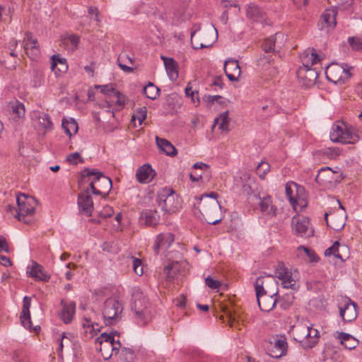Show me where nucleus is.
<instances>
[{"label":"nucleus","instance_id":"54","mask_svg":"<svg viewBox=\"0 0 362 362\" xmlns=\"http://www.w3.org/2000/svg\"><path fill=\"white\" fill-rule=\"evenodd\" d=\"M327 216H328L327 213H325V218L326 220V222H327V224L328 226L331 227L334 230H340L341 229H342L344 227L345 222L343 220H341L337 223H332V222L330 223V221H332L333 217H332L331 220L329 221L328 219V218H327Z\"/></svg>","mask_w":362,"mask_h":362},{"label":"nucleus","instance_id":"53","mask_svg":"<svg viewBox=\"0 0 362 362\" xmlns=\"http://www.w3.org/2000/svg\"><path fill=\"white\" fill-rule=\"evenodd\" d=\"M62 127L64 129L65 132L69 135L71 136V130L76 133L78 130V125L75 121L67 122L66 124L64 121L62 122Z\"/></svg>","mask_w":362,"mask_h":362},{"label":"nucleus","instance_id":"24","mask_svg":"<svg viewBox=\"0 0 362 362\" xmlns=\"http://www.w3.org/2000/svg\"><path fill=\"white\" fill-rule=\"evenodd\" d=\"M27 273L36 281H48L50 276L45 272L44 268L36 262H33L31 265L28 266Z\"/></svg>","mask_w":362,"mask_h":362},{"label":"nucleus","instance_id":"43","mask_svg":"<svg viewBox=\"0 0 362 362\" xmlns=\"http://www.w3.org/2000/svg\"><path fill=\"white\" fill-rule=\"evenodd\" d=\"M119 352L121 360L123 362H133L135 354L132 349L122 346Z\"/></svg>","mask_w":362,"mask_h":362},{"label":"nucleus","instance_id":"31","mask_svg":"<svg viewBox=\"0 0 362 362\" xmlns=\"http://www.w3.org/2000/svg\"><path fill=\"white\" fill-rule=\"evenodd\" d=\"M335 338L339 341V343L344 346V348L352 350L354 349L359 344V341L350 334L337 332Z\"/></svg>","mask_w":362,"mask_h":362},{"label":"nucleus","instance_id":"10","mask_svg":"<svg viewBox=\"0 0 362 362\" xmlns=\"http://www.w3.org/2000/svg\"><path fill=\"white\" fill-rule=\"evenodd\" d=\"M352 68V66L346 64H339L337 63H332L327 66L325 71L326 77L329 81L335 84L344 83L351 76L350 70Z\"/></svg>","mask_w":362,"mask_h":362},{"label":"nucleus","instance_id":"15","mask_svg":"<svg viewBox=\"0 0 362 362\" xmlns=\"http://www.w3.org/2000/svg\"><path fill=\"white\" fill-rule=\"evenodd\" d=\"M25 53L32 60H36L40 55L37 40L30 32H26L23 40Z\"/></svg>","mask_w":362,"mask_h":362},{"label":"nucleus","instance_id":"47","mask_svg":"<svg viewBox=\"0 0 362 362\" xmlns=\"http://www.w3.org/2000/svg\"><path fill=\"white\" fill-rule=\"evenodd\" d=\"M11 109L18 118H22L25 115V107L22 103L16 101L11 105Z\"/></svg>","mask_w":362,"mask_h":362},{"label":"nucleus","instance_id":"50","mask_svg":"<svg viewBox=\"0 0 362 362\" xmlns=\"http://www.w3.org/2000/svg\"><path fill=\"white\" fill-rule=\"evenodd\" d=\"M341 151L337 147L327 148L324 150V154L330 159L337 158L340 154Z\"/></svg>","mask_w":362,"mask_h":362},{"label":"nucleus","instance_id":"7","mask_svg":"<svg viewBox=\"0 0 362 362\" xmlns=\"http://www.w3.org/2000/svg\"><path fill=\"white\" fill-rule=\"evenodd\" d=\"M157 202L162 211L166 214H173L179 211L180 197L173 189H163L158 195Z\"/></svg>","mask_w":362,"mask_h":362},{"label":"nucleus","instance_id":"8","mask_svg":"<svg viewBox=\"0 0 362 362\" xmlns=\"http://www.w3.org/2000/svg\"><path fill=\"white\" fill-rule=\"evenodd\" d=\"M123 311L122 304L117 299H107L103 306L102 314L105 325H112L117 323L122 318Z\"/></svg>","mask_w":362,"mask_h":362},{"label":"nucleus","instance_id":"61","mask_svg":"<svg viewBox=\"0 0 362 362\" xmlns=\"http://www.w3.org/2000/svg\"><path fill=\"white\" fill-rule=\"evenodd\" d=\"M298 250H303L305 251V254L307 255V256L310 259L311 261H313V262L317 261V256L313 250H311L304 246H299Z\"/></svg>","mask_w":362,"mask_h":362},{"label":"nucleus","instance_id":"37","mask_svg":"<svg viewBox=\"0 0 362 362\" xmlns=\"http://www.w3.org/2000/svg\"><path fill=\"white\" fill-rule=\"evenodd\" d=\"M181 265L178 262H173L165 267L164 272L168 280L178 279L180 273Z\"/></svg>","mask_w":362,"mask_h":362},{"label":"nucleus","instance_id":"48","mask_svg":"<svg viewBox=\"0 0 362 362\" xmlns=\"http://www.w3.org/2000/svg\"><path fill=\"white\" fill-rule=\"evenodd\" d=\"M147 115V110L146 107L139 108L136 110L135 113L132 116V120L137 119L139 124L141 125L143 122L146 119Z\"/></svg>","mask_w":362,"mask_h":362},{"label":"nucleus","instance_id":"63","mask_svg":"<svg viewBox=\"0 0 362 362\" xmlns=\"http://www.w3.org/2000/svg\"><path fill=\"white\" fill-rule=\"evenodd\" d=\"M193 168L195 169V170L199 169V170H205V171H206L208 173L209 167L208 165H206L204 163L198 162V163H194L193 165Z\"/></svg>","mask_w":362,"mask_h":362},{"label":"nucleus","instance_id":"59","mask_svg":"<svg viewBox=\"0 0 362 362\" xmlns=\"http://www.w3.org/2000/svg\"><path fill=\"white\" fill-rule=\"evenodd\" d=\"M205 284L207 286H209L211 289H217L220 287L221 283L211 276H208L205 279Z\"/></svg>","mask_w":362,"mask_h":362},{"label":"nucleus","instance_id":"56","mask_svg":"<svg viewBox=\"0 0 362 362\" xmlns=\"http://www.w3.org/2000/svg\"><path fill=\"white\" fill-rule=\"evenodd\" d=\"M58 63L61 64L64 69L67 68L65 59L60 58L57 55H53L52 57L51 69L54 70Z\"/></svg>","mask_w":362,"mask_h":362},{"label":"nucleus","instance_id":"49","mask_svg":"<svg viewBox=\"0 0 362 362\" xmlns=\"http://www.w3.org/2000/svg\"><path fill=\"white\" fill-rule=\"evenodd\" d=\"M291 271L288 270V268H286L282 263H279L275 269L276 276L281 281Z\"/></svg>","mask_w":362,"mask_h":362},{"label":"nucleus","instance_id":"35","mask_svg":"<svg viewBox=\"0 0 362 362\" xmlns=\"http://www.w3.org/2000/svg\"><path fill=\"white\" fill-rule=\"evenodd\" d=\"M284 40V34L276 33L274 35H271L267 38L262 44V49L265 52H276L277 40Z\"/></svg>","mask_w":362,"mask_h":362},{"label":"nucleus","instance_id":"58","mask_svg":"<svg viewBox=\"0 0 362 362\" xmlns=\"http://www.w3.org/2000/svg\"><path fill=\"white\" fill-rule=\"evenodd\" d=\"M88 13L89 15L93 16V18L96 22L100 23L101 21V15L97 7L89 6L88 8Z\"/></svg>","mask_w":362,"mask_h":362},{"label":"nucleus","instance_id":"34","mask_svg":"<svg viewBox=\"0 0 362 362\" xmlns=\"http://www.w3.org/2000/svg\"><path fill=\"white\" fill-rule=\"evenodd\" d=\"M156 141L159 149L164 152L166 155L170 156H174L175 155L177 154V149L168 140L156 136Z\"/></svg>","mask_w":362,"mask_h":362},{"label":"nucleus","instance_id":"45","mask_svg":"<svg viewBox=\"0 0 362 362\" xmlns=\"http://www.w3.org/2000/svg\"><path fill=\"white\" fill-rule=\"evenodd\" d=\"M281 284L286 288L296 289L298 288L296 281L293 277L291 272L283 278Z\"/></svg>","mask_w":362,"mask_h":362},{"label":"nucleus","instance_id":"39","mask_svg":"<svg viewBox=\"0 0 362 362\" xmlns=\"http://www.w3.org/2000/svg\"><path fill=\"white\" fill-rule=\"evenodd\" d=\"M228 125L229 117L228 111L221 113L219 117L214 120V127L218 126V128L221 129L222 132H228Z\"/></svg>","mask_w":362,"mask_h":362},{"label":"nucleus","instance_id":"4","mask_svg":"<svg viewBox=\"0 0 362 362\" xmlns=\"http://www.w3.org/2000/svg\"><path fill=\"white\" fill-rule=\"evenodd\" d=\"M134 313V318L140 326L145 325L151 317L150 303L147 298L142 293L134 294V303L132 307Z\"/></svg>","mask_w":362,"mask_h":362},{"label":"nucleus","instance_id":"2","mask_svg":"<svg viewBox=\"0 0 362 362\" xmlns=\"http://www.w3.org/2000/svg\"><path fill=\"white\" fill-rule=\"evenodd\" d=\"M217 37L218 33L214 27L202 30L201 25L195 23L191 28V44L195 49L211 47Z\"/></svg>","mask_w":362,"mask_h":362},{"label":"nucleus","instance_id":"60","mask_svg":"<svg viewBox=\"0 0 362 362\" xmlns=\"http://www.w3.org/2000/svg\"><path fill=\"white\" fill-rule=\"evenodd\" d=\"M185 93L187 98H191L192 103H195L196 102H199V98L197 97L195 98L194 97V95H197L198 92L193 91L190 87L187 86L185 89Z\"/></svg>","mask_w":362,"mask_h":362},{"label":"nucleus","instance_id":"18","mask_svg":"<svg viewBox=\"0 0 362 362\" xmlns=\"http://www.w3.org/2000/svg\"><path fill=\"white\" fill-rule=\"evenodd\" d=\"M30 199L25 197L24 194L17 196L16 202L18 204V209L16 210V214L15 215L20 221L25 220V217L29 215H33L35 212V207L29 203Z\"/></svg>","mask_w":362,"mask_h":362},{"label":"nucleus","instance_id":"36","mask_svg":"<svg viewBox=\"0 0 362 362\" xmlns=\"http://www.w3.org/2000/svg\"><path fill=\"white\" fill-rule=\"evenodd\" d=\"M112 180L110 177L102 175L98 182L95 185L96 190L99 191L100 194H95V195H107L112 188Z\"/></svg>","mask_w":362,"mask_h":362},{"label":"nucleus","instance_id":"16","mask_svg":"<svg viewBox=\"0 0 362 362\" xmlns=\"http://www.w3.org/2000/svg\"><path fill=\"white\" fill-rule=\"evenodd\" d=\"M103 173L95 168H85L81 171V182H89V187L93 194H100L96 190L95 185L98 182L100 177Z\"/></svg>","mask_w":362,"mask_h":362},{"label":"nucleus","instance_id":"26","mask_svg":"<svg viewBox=\"0 0 362 362\" xmlns=\"http://www.w3.org/2000/svg\"><path fill=\"white\" fill-rule=\"evenodd\" d=\"M256 293L258 305L263 312H269L275 306L277 302L276 296L266 295V293Z\"/></svg>","mask_w":362,"mask_h":362},{"label":"nucleus","instance_id":"1","mask_svg":"<svg viewBox=\"0 0 362 362\" xmlns=\"http://www.w3.org/2000/svg\"><path fill=\"white\" fill-rule=\"evenodd\" d=\"M329 136L332 141L344 144H354L360 139L356 127L339 121L333 124Z\"/></svg>","mask_w":362,"mask_h":362},{"label":"nucleus","instance_id":"42","mask_svg":"<svg viewBox=\"0 0 362 362\" xmlns=\"http://www.w3.org/2000/svg\"><path fill=\"white\" fill-rule=\"evenodd\" d=\"M127 258L132 264V268L136 274L141 276L144 274V269L141 259L136 258L131 255H129Z\"/></svg>","mask_w":362,"mask_h":362},{"label":"nucleus","instance_id":"64","mask_svg":"<svg viewBox=\"0 0 362 362\" xmlns=\"http://www.w3.org/2000/svg\"><path fill=\"white\" fill-rule=\"evenodd\" d=\"M113 209L112 207L107 206L104 207L103 211L101 212V216L103 218H107L112 215Z\"/></svg>","mask_w":362,"mask_h":362},{"label":"nucleus","instance_id":"38","mask_svg":"<svg viewBox=\"0 0 362 362\" xmlns=\"http://www.w3.org/2000/svg\"><path fill=\"white\" fill-rule=\"evenodd\" d=\"M246 15L248 18L255 21H257L263 17V13L261 8L255 4L247 6Z\"/></svg>","mask_w":362,"mask_h":362},{"label":"nucleus","instance_id":"17","mask_svg":"<svg viewBox=\"0 0 362 362\" xmlns=\"http://www.w3.org/2000/svg\"><path fill=\"white\" fill-rule=\"evenodd\" d=\"M337 11L336 9H326L321 15L320 21L317 23V26L320 30L325 31L328 33L330 30H332L336 25V16Z\"/></svg>","mask_w":362,"mask_h":362},{"label":"nucleus","instance_id":"23","mask_svg":"<svg viewBox=\"0 0 362 362\" xmlns=\"http://www.w3.org/2000/svg\"><path fill=\"white\" fill-rule=\"evenodd\" d=\"M224 71L230 81H237L241 74L238 62L232 59L226 60L224 63Z\"/></svg>","mask_w":362,"mask_h":362},{"label":"nucleus","instance_id":"21","mask_svg":"<svg viewBox=\"0 0 362 362\" xmlns=\"http://www.w3.org/2000/svg\"><path fill=\"white\" fill-rule=\"evenodd\" d=\"M62 310L59 313L61 320L65 323H70L76 313V303L71 300H61Z\"/></svg>","mask_w":362,"mask_h":362},{"label":"nucleus","instance_id":"13","mask_svg":"<svg viewBox=\"0 0 362 362\" xmlns=\"http://www.w3.org/2000/svg\"><path fill=\"white\" fill-rule=\"evenodd\" d=\"M255 293L276 296L279 292L278 281L272 276H259L255 284Z\"/></svg>","mask_w":362,"mask_h":362},{"label":"nucleus","instance_id":"51","mask_svg":"<svg viewBox=\"0 0 362 362\" xmlns=\"http://www.w3.org/2000/svg\"><path fill=\"white\" fill-rule=\"evenodd\" d=\"M64 43L71 45V49H76L79 43V37L76 35H70L64 39Z\"/></svg>","mask_w":362,"mask_h":362},{"label":"nucleus","instance_id":"46","mask_svg":"<svg viewBox=\"0 0 362 362\" xmlns=\"http://www.w3.org/2000/svg\"><path fill=\"white\" fill-rule=\"evenodd\" d=\"M339 243L338 241H336L331 247L327 248L325 251V256H331L334 255L335 257L340 259L341 260H343V257L339 253Z\"/></svg>","mask_w":362,"mask_h":362},{"label":"nucleus","instance_id":"33","mask_svg":"<svg viewBox=\"0 0 362 362\" xmlns=\"http://www.w3.org/2000/svg\"><path fill=\"white\" fill-rule=\"evenodd\" d=\"M30 300L28 297L25 296L23 298V305L20 317L23 326L30 330L32 329V322L30 319Z\"/></svg>","mask_w":362,"mask_h":362},{"label":"nucleus","instance_id":"22","mask_svg":"<svg viewBox=\"0 0 362 362\" xmlns=\"http://www.w3.org/2000/svg\"><path fill=\"white\" fill-rule=\"evenodd\" d=\"M175 240V236L172 233H160L155 240L153 250L156 255H158L161 248L168 249Z\"/></svg>","mask_w":362,"mask_h":362},{"label":"nucleus","instance_id":"52","mask_svg":"<svg viewBox=\"0 0 362 362\" xmlns=\"http://www.w3.org/2000/svg\"><path fill=\"white\" fill-rule=\"evenodd\" d=\"M95 88H100L101 93L107 96L113 95L117 90L112 84L98 85L96 86Z\"/></svg>","mask_w":362,"mask_h":362},{"label":"nucleus","instance_id":"14","mask_svg":"<svg viewBox=\"0 0 362 362\" xmlns=\"http://www.w3.org/2000/svg\"><path fill=\"white\" fill-rule=\"evenodd\" d=\"M300 57L303 68L300 69V71H305L310 77L313 78L314 80L316 79L317 76V72L310 67L320 61L319 55L315 52L314 49H308L301 54Z\"/></svg>","mask_w":362,"mask_h":362},{"label":"nucleus","instance_id":"57","mask_svg":"<svg viewBox=\"0 0 362 362\" xmlns=\"http://www.w3.org/2000/svg\"><path fill=\"white\" fill-rule=\"evenodd\" d=\"M269 165L267 162H262L260 163L257 168V172L259 174L260 177H263L264 175L269 171Z\"/></svg>","mask_w":362,"mask_h":362},{"label":"nucleus","instance_id":"5","mask_svg":"<svg viewBox=\"0 0 362 362\" xmlns=\"http://www.w3.org/2000/svg\"><path fill=\"white\" fill-rule=\"evenodd\" d=\"M218 196L217 193L212 192L196 198L199 201L197 206L199 212L204 217L206 221L212 225H216L221 221V218L214 219L211 214V209L216 211L217 206H220L217 200Z\"/></svg>","mask_w":362,"mask_h":362},{"label":"nucleus","instance_id":"3","mask_svg":"<svg viewBox=\"0 0 362 362\" xmlns=\"http://www.w3.org/2000/svg\"><path fill=\"white\" fill-rule=\"evenodd\" d=\"M119 338V334L115 331L110 334L103 332L96 339V343L100 344L98 350L105 360H108L119 353L122 343Z\"/></svg>","mask_w":362,"mask_h":362},{"label":"nucleus","instance_id":"9","mask_svg":"<svg viewBox=\"0 0 362 362\" xmlns=\"http://www.w3.org/2000/svg\"><path fill=\"white\" fill-rule=\"evenodd\" d=\"M319 338V331L309 326L298 327L294 336V339L298 341L300 346L305 350L313 348L318 343Z\"/></svg>","mask_w":362,"mask_h":362},{"label":"nucleus","instance_id":"44","mask_svg":"<svg viewBox=\"0 0 362 362\" xmlns=\"http://www.w3.org/2000/svg\"><path fill=\"white\" fill-rule=\"evenodd\" d=\"M348 43L352 50L356 52H362V37H349L348 38Z\"/></svg>","mask_w":362,"mask_h":362},{"label":"nucleus","instance_id":"6","mask_svg":"<svg viewBox=\"0 0 362 362\" xmlns=\"http://www.w3.org/2000/svg\"><path fill=\"white\" fill-rule=\"evenodd\" d=\"M286 194L295 211H300L307 206V195L303 186L293 182H288Z\"/></svg>","mask_w":362,"mask_h":362},{"label":"nucleus","instance_id":"30","mask_svg":"<svg viewBox=\"0 0 362 362\" xmlns=\"http://www.w3.org/2000/svg\"><path fill=\"white\" fill-rule=\"evenodd\" d=\"M259 199V207L262 214L267 216L274 217L276 215V207L273 204L272 197L269 195Z\"/></svg>","mask_w":362,"mask_h":362},{"label":"nucleus","instance_id":"19","mask_svg":"<svg viewBox=\"0 0 362 362\" xmlns=\"http://www.w3.org/2000/svg\"><path fill=\"white\" fill-rule=\"evenodd\" d=\"M78 205L80 212L84 213L87 216H90L93 211V202L90 194L89 188L78 195Z\"/></svg>","mask_w":362,"mask_h":362},{"label":"nucleus","instance_id":"62","mask_svg":"<svg viewBox=\"0 0 362 362\" xmlns=\"http://www.w3.org/2000/svg\"><path fill=\"white\" fill-rule=\"evenodd\" d=\"M113 95H115L117 98L116 103L119 106L124 105V103H125L124 96L119 91L116 90V92H115Z\"/></svg>","mask_w":362,"mask_h":362},{"label":"nucleus","instance_id":"25","mask_svg":"<svg viewBox=\"0 0 362 362\" xmlns=\"http://www.w3.org/2000/svg\"><path fill=\"white\" fill-rule=\"evenodd\" d=\"M139 220L141 224L155 227L160 221V216L156 210L146 209L141 212Z\"/></svg>","mask_w":362,"mask_h":362},{"label":"nucleus","instance_id":"29","mask_svg":"<svg viewBox=\"0 0 362 362\" xmlns=\"http://www.w3.org/2000/svg\"><path fill=\"white\" fill-rule=\"evenodd\" d=\"M32 117L33 119L37 122L40 129H43L45 132L52 129L53 123L48 114L40 111H33Z\"/></svg>","mask_w":362,"mask_h":362},{"label":"nucleus","instance_id":"20","mask_svg":"<svg viewBox=\"0 0 362 362\" xmlns=\"http://www.w3.org/2000/svg\"><path fill=\"white\" fill-rule=\"evenodd\" d=\"M288 351V343L284 336L277 337L274 339L273 346L270 350L269 355L272 358H279L285 356Z\"/></svg>","mask_w":362,"mask_h":362},{"label":"nucleus","instance_id":"27","mask_svg":"<svg viewBox=\"0 0 362 362\" xmlns=\"http://www.w3.org/2000/svg\"><path fill=\"white\" fill-rule=\"evenodd\" d=\"M156 175L155 170L149 164H144L139 167L136 172V178L139 183L150 182Z\"/></svg>","mask_w":362,"mask_h":362},{"label":"nucleus","instance_id":"41","mask_svg":"<svg viewBox=\"0 0 362 362\" xmlns=\"http://www.w3.org/2000/svg\"><path fill=\"white\" fill-rule=\"evenodd\" d=\"M72 334L71 333L64 332L61 337L58 339L59 348L58 353H62L64 347H69L71 344Z\"/></svg>","mask_w":362,"mask_h":362},{"label":"nucleus","instance_id":"55","mask_svg":"<svg viewBox=\"0 0 362 362\" xmlns=\"http://www.w3.org/2000/svg\"><path fill=\"white\" fill-rule=\"evenodd\" d=\"M66 160L74 165H77L78 163H83V159L78 152L69 154L66 157Z\"/></svg>","mask_w":362,"mask_h":362},{"label":"nucleus","instance_id":"40","mask_svg":"<svg viewBox=\"0 0 362 362\" xmlns=\"http://www.w3.org/2000/svg\"><path fill=\"white\" fill-rule=\"evenodd\" d=\"M159 92L160 89L151 82L144 88V94L148 98L151 100L156 99L159 95Z\"/></svg>","mask_w":362,"mask_h":362},{"label":"nucleus","instance_id":"28","mask_svg":"<svg viewBox=\"0 0 362 362\" xmlns=\"http://www.w3.org/2000/svg\"><path fill=\"white\" fill-rule=\"evenodd\" d=\"M81 325L83 329V334L86 339L93 338L97 332H100V327L98 323L93 321L92 317H83Z\"/></svg>","mask_w":362,"mask_h":362},{"label":"nucleus","instance_id":"32","mask_svg":"<svg viewBox=\"0 0 362 362\" xmlns=\"http://www.w3.org/2000/svg\"><path fill=\"white\" fill-rule=\"evenodd\" d=\"M161 59L163 61L165 68L169 78L171 81L176 80L179 76L177 63L170 57L161 56Z\"/></svg>","mask_w":362,"mask_h":362},{"label":"nucleus","instance_id":"12","mask_svg":"<svg viewBox=\"0 0 362 362\" xmlns=\"http://www.w3.org/2000/svg\"><path fill=\"white\" fill-rule=\"evenodd\" d=\"M291 226L293 233L297 236L310 238L314 235V230L310 226V220L308 217L293 216L291 220Z\"/></svg>","mask_w":362,"mask_h":362},{"label":"nucleus","instance_id":"11","mask_svg":"<svg viewBox=\"0 0 362 362\" xmlns=\"http://www.w3.org/2000/svg\"><path fill=\"white\" fill-rule=\"evenodd\" d=\"M337 302L339 316L344 323L354 321L358 316L357 304L348 297H341Z\"/></svg>","mask_w":362,"mask_h":362}]
</instances>
